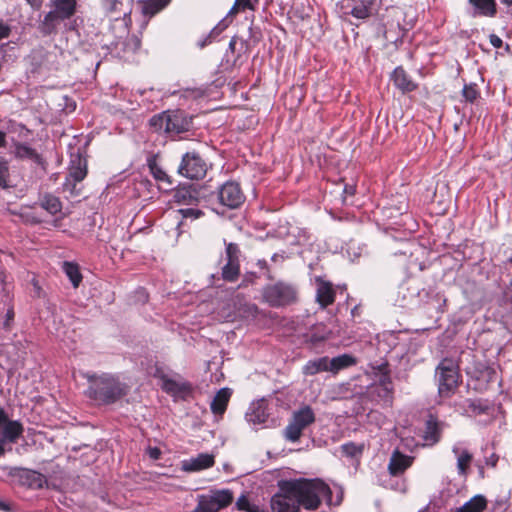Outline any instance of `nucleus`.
<instances>
[{"mask_svg":"<svg viewBox=\"0 0 512 512\" xmlns=\"http://www.w3.org/2000/svg\"><path fill=\"white\" fill-rule=\"evenodd\" d=\"M343 192H344L346 195L352 196V195H354V194H355V192H356V188H355V186H354V185H348V184H347V185H345V186H344V190H343Z\"/></svg>","mask_w":512,"mask_h":512,"instance_id":"obj_53","label":"nucleus"},{"mask_svg":"<svg viewBox=\"0 0 512 512\" xmlns=\"http://www.w3.org/2000/svg\"><path fill=\"white\" fill-rule=\"evenodd\" d=\"M240 273L239 263L227 261L222 268V277L226 281H235Z\"/></svg>","mask_w":512,"mask_h":512,"instance_id":"obj_35","label":"nucleus"},{"mask_svg":"<svg viewBox=\"0 0 512 512\" xmlns=\"http://www.w3.org/2000/svg\"><path fill=\"white\" fill-rule=\"evenodd\" d=\"M472 6L473 17H489L493 18L497 14L496 0H468Z\"/></svg>","mask_w":512,"mask_h":512,"instance_id":"obj_17","label":"nucleus"},{"mask_svg":"<svg viewBox=\"0 0 512 512\" xmlns=\"http://www.w3.org/2000/svg\"><path fill=\"white\" fill-rule=\"evenodd\" d=\"M219 204L229 209H236L245 201L240 185L233 181L224 183L217 192Z\"/></svg>","mask_w":512,"mask_h":512,"instance_id":"obj_10","label":"nucleus"},{"mask_svg":"<svg viewBox=\"0 0 512 512\" xmlns=\"http://www.w3.org/2000/svg\"><path fill=\"white\" fill-rule=\"evenodd\" d=\"M15 316L13 307H9L5 314L4 327L9 328Z\"/></svg>","mask_w":512,"mask_h":512,"instance_id":"obj_47","label":"nucleus"},{"mask_svg":"<svg viewBox=\"0 0 512 512\" xmlns=\"http://www.w3.org/2000/svg\"><path fill=\"white\" fill-rule=\"evenodd\" d=\"M259 0H236V3H239L243 9H255V4L258 3Z\"/></svg>","mask_w":512,"mask_h":512,"instance_id":"obj_46","label":"nucleus"},{"mask_svg":"<svg viewBox=\"0 0 512 512\" xmlns=\"http://www.w3.org/2000/svg\"><path fill=\"white\" fill-rule=\"evenodd\" d=\"M344 13L358 20L368 19L372 14L376 0H344Z\"/></svg>","mask_w":512,"mask_h":512,"instance_id":"obj_13","label":"nucleus"},{"mask_svg":"<svg viewBox=\"0 0 512 512\" xmlns=\"http://www.w3.org/2000/svg\"><path fill=\"white\" fill-rule=\"evenodd\" d=\"M147 454L153 460H158L161 456V450L158 447H148Z\"/></svg>","mask_w":512,"mask_h":512,"instance_id":"obj_49","label":"nucleus"},{"mask_svg":"<svg viewBox=\"0 0 512 512\" xmlns=\"http://www.w3.org/2000/svg\"><path fill=\"white\" fill-rule=\"evenodd\" d=\"M24 427L22 423L17 420H10L0 406V456L6 452V443H15L18 438L23 434Z\"/></svg>","mask_w":512,"mask_h":512,"instance_id":"obj_9","label":"nucleus"},{"mask_svg":"<svg viewBox=\"0 0 512 512\" xmlns=\"http://www.w3.org/2000/svg\"><path fill=\"white\" fill-rule=\"evenodd\" d=\"M462 95L466 101L473 103L479 97V91L476 84H465Z\"/></svg>","mask_w":512,"mask_h":512,"instance_id":"obj_40","label":"nucleus"},{"mask_svg":"<svg viewBox=\"0 0 512 512\" xmlns=\"http://www.w3.org/2000/svg\"><path fill=\"white\" fill-rule=\"evenodd\" d=\"M239 254H240V250L236 244L229 243L226 246L227 261H230V262L233 261V262L239 263Z\"/></svg>","mask_w":512,"mask_h":512,"instance_id":"obj_42","label":"nucleus"},{"mask_svg":"<svg viewBox=\"0 0 512 512\" xmlns=\"http://www.w3.org/2000/svg\"><path fill=\"white\" fill-rule=\"evenodd\" d=\"M253 503H250V501L248 500L247 497L245 496H241L238 498L237 502H236V507L239 509V510H243V511H246L250 508V506L252 505Z\"/></svg>","mask_w":512,"mask_h":512,"instance_id":"obj_44","label":"nucleus"},{"mask_svg":"<svg viewBox=\"0 0 512 512\" xmlns=\"http://www.w3.org/2000/svg\"><path fill=\"white\" fill-rule=\"evenodd\" d=\"M152 126L164 129L167 133L180 134L189 130L191 120L180 110L165 112L153 116L150 120Z\"/></svg>","mask_w":512,"mask_h":512,"instance_id":"obj_4","label":"nucleus"},{"mask_svg":"<svg viewBox=\"0 0 512 512\" xmlns=\"http://www.w3.org/2000/svg\"><path fill=\"white\" fill-rule=\"evenodd\" d=\"M32 7L34 8H40L43 0H26Z\"/></svg>","mask_w":512,"mask_h":512,"instance_id":"obj_55","label":"nucleus"},{"mask_svg":"<svg viewBox=\"0 0 512 512\" xmlns=\"http://www.w3.org/2000/svg\"><path fill=\"white\" fill-rule=\"evenodd\" d=\"M149 169L151 174L157 181L166 182L167 184H169V186H172L173 183L168 174L155 162L149 163Z\"/></svg>","mask_w":512,"mask_h":512,"instance_id":"obj_38","label":"nucleus"},{"mask_svg":"<svg viewBox=\"0 0 512 512\" xmlns=\"http://www.w3.org/2000/svg\"><path fill=\"white\" fill-rule=\"evenodd\" d=\"M183 219H198L203 215V212L198 208H183L177 211Z\"/></svg>","mask_w":512,"mask_h":512,"instance_id":"obj_41","label":"nucleus"},{"mask_svg":"<svg viewBox=\"0 0 512 512\" xmlns=\"http://www.w3.org/2000/svg\"><path fill=\"white\" fill-rule=\"evenodd\" d=\"M355 363V358L349 354H342L337 357H333L332 359H329L330 372L338 373L340 370L348 368Z\"/></svg>","mask_w":512,"mask_h":512,"instance_id":"obj_31","label":"nucleus"},{"mask_svg":"<svg viewBox=\"0 0 512 512\" xmlns=\"http://www.w3.org/2000/svg\"><path fill=\"white\" fill-rule=\"evenodd\" d=\"M65 20L67 19L63 15L52 8L40 22L39 29L44 35H51L57 31L59 25Z\"/></svg>","mask_w":512,"mask_h":512,"instance_id":"obj_21","label":"nucleus"},{"mask_svg":"<svg viewBox=\"0 0 512 512\" xmlns=\"http://www.w3.org/2000/svg\"><path fill=\"white\" fill-rule=\"evenodd\" d=\"M236 40H237V38H236L235 36L231 38V40H230V42H229V45H228V50H227V52H228V51H230V52H232V53H233V52L235 51V47H236Z\"/></svg>","mask_w":512,"mask_h":512,"instance_id":"obj_54","label":"nucleus"},{"mask_svg":"<svg viewBox=\"0 0 512 512\" xmlns=\"http://www.w3.org/2000/svg\"><path fill=\"white\" fill-rule=\"evenodd\" d=\"M0 510H2V511H9V510H10V507H9V505H8V504H6V503H4V502L0 501Z\"/></svg>","mask_w":512,"mask_h":512,"instance_id":"obj_60","label":"nucleus"},{"mask_svg":"<svg viewBox=\"0 0 512 512\" xmlns=\"http://www.w3.org/2000/svg\"><path fill=\"white\" fill-rule=\"evenodd\" d=\"M487 506L484 496L476 495L461 507L454 509L452 512H482Z\"/></svg>","mask_w":512,"mask_h":512,"instance_id":"obj_28","label":"nucleus"},{"mask_svg":"<svg viewBox=\"0 0 512 512\" xmlns=\"http://www.w3.org/2000/svg\"><path fill=\"white\" fill-rule=\"evenodd\" d=\"M89 386L85 395L97 405H111L125 397L129 387L111 373H86Z\"/></svg>","mask_w":512,"mask_h":512,"instance_id":"obj_1","label":"nucleus"},{"mask_svg":"<svg viewBox=\"0 0 512 512\" xmlns=\"http://www.w3.org/2000/svg\"><path fill=\"white\" fill-rule=\"evenodd\" d=\"M237 5H239V3H236V2H235L234 6L231 8V10H230V12H229L230 14L235 13V12L237 11V8H236V7H237Z\"/></svg>","mask_w":512,"mask_h":512,"instance_id":"obj_64","label":"nucleus"},{"mask_svg":"<svg viewBox=\"0 0 512 512\" xmlns=\"http://www.w3.org/2000/svg\"><path fill=\"white\" fill-rule=\"evenodd\" d=\"M480 374H481V377H482L483 379H485L487 383H488V382L495 381V380H496V378H497V372H496V370H495L494 368H492V367H489V366L485 367V368L480 372Z\"/></svg>","mask_w":512,"mask_h":512,"instance_id":"obj_43","label":"nucleus"},{"mask_svg":"<svg viewBox=\"0 0 512 512\" xmlns=\"http://www.w3.org/2000/svg\"><path fill=\"white\" fill-rule=\"evenodd\" d=\"M452 452L457 458L458 474L460 476H467L473 455L465 447H463L462 443H456L453 445Z\"/></svg>","mask_w":512,"mask_h":512,"instance_id":"obj_19","label":"nucleus"},{"mask_svg":"<svg viewBox=\"0 0 512 512\" xmlns=\"http://www.w3.org/2000/svg\"><path fill=\"white\" fill-rule=\"evenodd\" d=\"M51 8L63 15L66 19H70L75 15L78 0H50Z\"/></svg>","mask_w":512,"mask_h":512,"instance_id":"obj_26","label":"nucleus"},{"mask_svg":"<svg viewBox=\"0 0 512 512\" xmlns=\"http://www.w3.org/2000/svg\"><path fill=\"white\" fill-rule=\"evenodd\" d=\"M214 465V456L208 453L198 454L194 458L183 461V470L188 472L200 471Z\"/></svg>","mask_w":512,"mask_h":512,"instance_id":"obj_20","label":"nucleus"},{"mask_svg":"<svg viewBox=\"0 0 512 512\" xmlns=\"http://www.w3.org/2000/svg\"><path fill=\"white\" fill-rule=\"evenodd\" d=\"M186 193H187V191H186V190H179V191H177V193H176V195H175V196H176L178 199H185V194H186Z\"/></svg>","mask_w":512,"mask_h":512,"instance_id":"obj_59","label":"nucleus"},{"mask_svg":"<svg viewBox=\"0 0 512 512\" xmlns=\"http://www.w3.org/2000/svg\"><path fill=\"white\" fill-rule=\"evenodd\" d=\"M247 512H265L260 506L252 504Z\"/></svg>","mask_w":512,"mask_h":512,"instance_id":"obj_56","label":"nucleus"},{"mask_svg":"<svg viewBox=\"0 0 512 512\" xmlns=\"http://www.w3.org/2000/svg\"><path fill=\"white\" fill-rule=\"evenodd\" d=\"M63 272L70 280L74 288H78L82 282V274L80 272L78 264L74 262L65 261L62 265Z\"/></svg>","mask_w":512,"mask_h":512,"instance_id":"obj_30","label":"nucleus"},{"mask_svg":"<svg viewBox=\"0 0 512 512\" xmlns=\"http://www.w3.org/2000/svg\"><path fill=\"white\" fill-rule=\"evenodd\" d=\"M207 172V164L199 153L195 151L187 152L182 156L178 167V173L192 180L202 179Z\"/></svg>","mask_w":512,"mask_h":512,"instance_id":"obj_7","label":"nucleus"},{"mask_svg":"<svg viewBox=\"0 0 512 512\" xmlns=\"http://www.w3.org/2000/svg\"><path fill=\"white\" fill-rule=\"evenodd\" d=\"M443 423L438 421L437 417L430 414L425 423L423 438L428 445L436 444L441 436Z\"/></svg>","mask_w":512,"mask_h":512,"instance_id":"obj_18","label":"nucleus"},{"mask_svg":"<svg viewBox=\"0 0 512 512\" xmlns=\"http://www.w3.org/2000/svg\"><path fill=\"white\" fill-rule=\"evenodd\" d=\"M489 41L494 48H501L503 45L502 39L496 34H490Z\"/></svg>","mask_w":512,"mask_h":512,"instance_id":"obj_48","label":"nucleus"},{"mask_svg":"<svg viewBox=\"0 0 512 512\" xmlns=\"http://www.w3.org/2000/svg\"><path fill=\"white\" fill-rule=\"evenodd\" d=\"M392 79L395 86L403 93L412 92L417 88V84L409 77L402 67H397L393 71Z\"/></svg>","mask_w":512,"mask_h":512,"instance_id":"obj_25","label":"nucleus"},{"mask_svg":"<svg viewBox=\"0 0 512 512\" xmlns=\"http://www.w3.org/2000/svg\"><path fill=\"white\" fill-rule=\"evenodd\" d=\"M478 469H479L480 476L484 477V467H483V465L479 464L478 465Z\"/></svg>","mask_w":512,"mask_h":512,"instance_id":"obj_62","label":"nucleus"},{"mask_svg":"<svg viewBox=\"0 0 512 512\" xmlns=\"http://www.w3.org/2000/svg\"><path fill=\"white\" fill-rule=\"evenodd\" d=\"M9 163L4 157H0V188L9 187Z\"/></svg>","mask_w":512,"mask_h":512,"instance_id":"obj_39","label":"nucleus"},{"mask_svg":"<svg viewBox=\"0 0 512 512\" xmlns=\"http://www.w3.org/2000/svg\"><path fill=\"white\" fill-rule=\"evenodd\" d=\"M391 385L390 382L383 383L381 386L383 387V390L385 391V394L388 395L391 393V388L389 387Z\"/></svg>","mask_w":512,"mask_h":512,"instance_id":"obj_58","label":"nucleus"},{"mask_svg":"<svg viewBox=\"0 0 512 512\" xmlns=\"http://www.w3.org/2000/svg\"><path fill=\"white\" fill-rule=\"evenodd\" d=\"M6 146V133L0 131V148H4Z\"/></svg>","mask_w":512,"mask_h":512,"instance_id":"obj_57","label":"nucleus"},{"mask_svg":"<svg viewBox=\"0 0 512 512\" xmlns=\"http://www.w3.org/2000/svg\"><path fill=\"white\" fill-rule=\"evenodd\" d=\"M317 290H316V301L321 308H326L335 301V290L333 285L324 281L321 278H316Z\"/></svg>","mask_w":512,"mask_h":512,"instance_id":"obj_16","label":"nucleus"},{"mask_svg":"<svg viewBox=\"0 0 512 512\" xmlns=\"http://www.w3.org/2000/svg\"><path fill=\"white\" fill-rule=\"evenodd\" d=\"M285 492L293 494L299 503V507L305 509H317L322 500H331V490L322 480H293L286 481L281 486Z\"/></svg>","mask_w":512,"mask_h":512,"instance_id":"obj_2","label":"nucleus"},{"mask_svg":"<svg viewBox=\"0 0 512 512\" xmlns=\"http://www.w3.org/2000/svg\"><path fill=\"white\" fill-rule=\"evenodd\" d=\"M11 29L9 25L0 20V41L9 37ZM0 45H5L4 43H0Z\"/></svg>","mask_w":512,"mask_h":512,"instance_id":"obj_45","label":"nucleus"},{"mask_svg":"<svg viewBox=\"0 0 512 512\" xmlns=\"http://www.w3.org/2000/svg\"><path fill=\"white\" fill-rule=\"evenodd\" d=\"M14 156L21 160H30L38 165L43 164L42 156L30 145L22 142H14Z\"/></svg>","mask_w":512,"mask_h":512,"instance_id":"obj_23","label":"nucleus"},{"mask_svg":"<svg viewBox=\"0 0 512 512\" xmlns=\"http://www.w3.org/2000/svg\"><path fill=\"white\" fill-rule=\"evenodd\" d=\"M263 298L271 307L286 306L296 301L297 289L292 284L279 281L265 287Z\"/></svg>","mask_w":512,"mask_h":512,"instance_id":"obj_5","label":"nucleus"},{"mask_svg":"<svg viewBox=\"0 0 512 512\" xmlns=\"http://www.w3.org/2000/svg\"><path fill=\"white\" fill-rule=\"evenodd\" d=\"M435 380L438 388V396L441 399L451 398L460 382L459 367L452 358H444L435 370Z\"/></svg>","mask_w":512,"mask_h":512,"instance_id":"obj_3","label":"nucleus"},{"mask_svg":"<svg viewBox=\"0 0 512 512\" xmlns=\"http://www.w3.org/2000/svg\"><path fill=\"white\" fill-rule=\"evenodd\" d=\"M228 27V23L225 19L221 20L209 33V35L199 43L200 47H205L207 44L212 43L226 28Z\"/></svg>","mask_w":512,"mask_h":512,"instance_id":"obj_37","label":"nucleus"},{"mask_svg":"<svg viewBox=\"0 0 512 512\" xmlns=\"http://www.w3.org/2000/svg\"><path fill=\"white\" fill-rule=\"evenodd\" d=\"M232 395V390L228 387L221 388L214 396L210 408L214 415H223Z\"/></svg>","mask_w":512,"mask_h":512,"instance_id":"obj_24","label":"nucleus"},{"mask_svg":"<svg viewBox=\"0 0 512 512\" xmlns=\"http://www.w3.org/2000/svg\"><path fill=\"white\" fill-rule=\"evenodd\" d=\"M326 339V335L325 334H316V333H313V334H310L308 336V341L311 342L312 344H317L319 342H322Z\"/></svg>","mask_w":512,"mask_h":512,"instance_id":"obj_50","label":"nucleus"},{"mask_svg":"<svg viewBox=\"0 0 512 512\" xmlns=\"http://www.w3.org/2000/svg\"><path fill=\"white\" fill-rule=\"evenodd\" d=\"M41 207L52 215L61 212L62 204L58 197L46 194L41 198Z\"/></svg>","mask_w":512,"mask_h":512,"instance_id":"obj_33","label":"nucleus"},{"mask_svg":"<svg viewBox=\"0 0 512 512\" xmlns=\"http://www.w3.org/2000/svg\"><path fill=\"white\" fill-rule=\"evenodd\" d=\"M101 3L106 13L115 19H118L122 13L126 14V12L122 11L123 4L119 0H101Z\"/></svg>","mask_w":512,"mask_h":512,"instance_id":"obj_34","label":"nucleus"},{"mask_svg":"<svg viewBox=\"0 0 512 512\" xmlns=\"http://www.w3.org/2000/svg\"><path fill=\"white\" fill-rule=\"evenodd\" d=\"M268 404L265 399L254 401L250 404L245 418L253 426L265 424L268 419Z\"/></svg>","mask_w":512,"mask_h":512,"instance_id":"obj_14","label":"nucleus"},{"mask_svg":"<svg viewBox=\"0 0 512 512\" xmlns=\"http://www.w3.org/2000/svg\"><path fill=\"white\" fill-rule=\"evenodd\" d=\"M87 175V161L79 153L72 155L69 174L63 184L65 191L74 194L76 183L81 182Z\"/></svg>","mask_w":512,"mask_h":512,"instance_id":"obj_12","label":"nucleus"},{"mask_svg":"<svg viewBox=\"0 0 512 512\" xmlns=\"http://www.w3.org/2000/svg\"><path fill=\"white\" fill-rule=\"evenodd\" d=\"M171 0H149L143 6V12L148 15H154L162 10Z\"/></svg>","mask_w":512,"mask_h":512,"instance_id":"obj_36","label":"nucleus"},{"mask_svg":"<svg viewBox=\"0 0 512 512\" xmlns=\"http://www.w3.org/2000/svg\"><path fill=\"white\" fill-rule=\"evenodd\" d=\"M413 458L405 454L395 451L390 457L388 470L391 475L398 476L402 474L412 464Z\"/></svg>","mask_w":512,"mask_h":512,"instance_id":"obj_22","label":"nucleus"},{"mask_svg":"<svg viewBox=\"0 0 512 512\" xmlns=\"http://www.w3.org/2000/svg\"><path fill=\"white\" fill-rule=\"evenodd\" d=\"M19 477L23 484H26L29 487L41 488L43 485V476L39 472L28 469H20Z\"/></svg>","mask_w":512,"mask_h":512,"instance_id":"obj_32","label":"nucleus"},{"mask_svg":"<svg viewBox=\"0 0 512 512\" xmlns=\"http://www.w3.org/2000/svg\"><path fill=\"white\" fill-rule=\"evenodd\" d=\"M364 449V443H355L352 441L346 442L340 446V451L343 456L350 459H356L357 461L362 457Z\"/></svg>","mask_w":512,"mask_h":512,"instance_id":"obj_29","label":"nucleus"},{"mask_svg":"<svg viewBox=\"0 0 512 512\" xmlns=\"http://www.w3.org/2000/svg\"><path fill=\"white\" fill-rule=\"evenodd\" d=\"M324 371L330 372L329 358L327 356L309 360L303 367V374L307 376H312Z\"/></svg>","mask_w":512,"mask_h":512,"instance_id":"obj_27","label":"nucleus"},{"mask_svg":"<svg viewBox=\"0 0 512 512\" xmlns=\"http://www.w3.org/2000/svg\"><path fill=\"white\" fill-rule=\"evenodd\" d=\"M270 505L273 512H299V503L295 496L288 492L274 495Z\"/></svg>","mask_w":512,"mask_h":512,"instance_id":"obj_15","label":"nucleus"},{"mask_svg":"<svg viewBox=\"0 0 512 512\" xmlns=\"http://www.w3.org/2000/svg\"><path fill=\"white\" fill-rule=\"evenodd\" d=\"M139 293H141V295L143 296V300H144V301H146V300H147V295H146V293H145V290H144L143 288H141V289L139 290Z\"/></svg>","mask_w":512,"mask_h":512,"instance_id":"obj_63","label":"nucleus"},{"mask_svg":"<svg viewBox=\"0 0 512 512\" xmlns=\"http://www.w3.org/2000/svg\"><path fill=\"white\" fill-rule=\"evenodd\" d=\"M155 376L162 381L161 388L176 399H186L192 393V385L181 377L170 378L157 369Z\"/></svg>","mask_w":512,"mask_h":512,"instance_id":"obj_11","label":"nucleus"},{"mask_svg":"<svg viewBox=\"0 0 512 512\" xmlns=\"http://www.w3.org/2000/svg\"><path fill=\"white\" fill-rule=\"evenodd\" d=\"M16 129L14 131H19V134L23 137H27L30 134V130L26 128L23 124H14Z\"/></svg>","mask_w":512,"mask_h":512,"instance_id":"obj_52","label":"nucleus"},{"mask_svg":"<svg viewBox=\"0 0 512 512\" xmlns=\"http://www.w3.org/2000/svg\"><path fill=\"white\" fill-rule=\"evenodd\" d=\"M500 2L502 4H504L505 6H507V7H511L512 6V0H500Z\"/></svg>","mask_w":512,"mask_h":512,"instance_id":"obj_61","label":"nucleus"},{"mask_svg":"<svg viewBox=\"0 0 512 512\" xmlns=\"http://www.w3.org/2000/svg\"><path fill=\"white\" fill-rule=\"evenodd\" d=\"M315 421V414L309 405L301 407L292 415V419L285 428L284 436L290 442L300 439L303 430Z\"/></svg>","mask_w":512,"mask_h":512,"instance_id":"obj_6","label":"nucleus"},{"mask_svg":"<svg viewBox=\"0 0 512 512\" xmlns=\"http://www.w3.org/2000/svg\"><path fill=\"white\" fill-rule=\"evenodd\" d=\"M498 460L499 457L495 453H492L490 456L485 457V465L489 467H495Z\"/></svg>","mask_w":512,"mask_h":512,"instance_id":"obj_51","label":"nucleus"},{"mask_svg":"<svg viewBox=\"0 0 512 512\" xmlns=\"http://www.w3.org/2000/svg\"><path fill=\"white\" fill-rule=\"evenodd\" d=\"M233 501V494L229 490H217L209 496H200L198 504L192 512H219Z\"/></svg>","mask_w":512,"mask_h":512,"instance_id":"obj_8","label":"nucleus"}]
</instances>
